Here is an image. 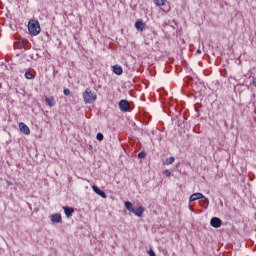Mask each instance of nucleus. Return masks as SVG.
Masks as SVG:
<instances>
[{"label":"nucleus","instance_id":"obj_1","mask_svg":"<svg viewBox=\"0 0 256 256\" xmlns=\"http://www.w3.org/2000/svg\"><path fill=\"white\" fill-rule=\"evenodd\" d=\"M83 99L85 103L91 104L97 101V94L91 90V88H87L83 92Z\"/></svg>","mask_w":256,"mask_h":256},{"label":"nucleus","instance_id":"obj_2","mask_svg":"<svg viewBox=\"0 0 256 256\" xmlns=\"http://www.w3.org/2000/svg\"><path fill=\"white\" fill-rule=\"evenodd\" d=\"M28 31L31 35H39L41 33V26L39 25V21L30 20L28 23Z\"/></svg>","mask_w":256,"mask_h":256},{"label":"nucleus","instance_id":"obj_3","mask_svg":"<svg viewBox=\"0 0 256 256\" xmlns=\"http://www.w3.org/2000/svg\"><path fill=\"white\" fill-rule=\"evenodd\" d=\"M14 49H29V41L22 39L14 43Z\"/></svg>","mask_w":256,"mask_h":256},{"label":"nucleus","instance_id":"obj_4","mask_svg":"<svg viewBox=\"0 0 256 256\" xmlns=\"http://www.w3.org/2000/svg\"><path fill=\"white\" fill-rule=\"evenodd\" d=\"M211 227H214V229H219L221 225H223V221L219 217H213L210 220Z\"/></svg>","mask_w":256,"mask_h":256},{"label":"nucleus","instance_id":"obj_5","mask_svg":"<svg viewBox=\"0 0 256 256\" xmlns=\"http://www.w3.org/2000/svg\"><path fill=\"white\" fill-rule=\"evenodd\" d=\"M119 109L120 111H122L123 113H127V111H129L130 106H129V101L127 100H121L119 102Z\"/></svg>","mask_w":256,"mask_h":256},{"label":"nucleus","instance_id":"obj_6","mask_svg":"<svg viewBox=\"0 0 256 256\" xmlns=\"http://www.w3.org/2000/svg\"><path fill=\"white\" fill-rule=\"evenodd\" d=\"M199 199H205V195H203V193L196 192L190 196L189 201L190 203H193V201H199Z\"/></svg>","mask_w":256,"mask_h":256},{"label":"nucleus","instance_id":"obj_7","mask_svg":"<svg viewBox=\"0 0 256 256\" xmlns=\"http://www.w3.org/2000/svg\"><path fill=\"white\" fill-rule=\"evenodd\" d=\"M19 129L21 133H23L24 135H31V130L29 129V126L26 125L25 123L21 122L19 124Z\"/></svg>","mask_w":256,"mask_h":256},{"label":"nucleus","instance_id":"obj_8","mask_svg":"<svg viewBox=\"0 0 256 256\" xmlns=\"http://www.w3.org/2000/svg\"><path fill=\"white\" fill-rule=\"evenodd\" d=\"M92 189L94 191V193H96L97 195H99L100 197H102V199H107V194L105 193V191L99 189V187L93 185Z\"/></svg>","mask_w":256,"mask_h":256},{"label":"nucleus","instance_id":"obj_9","mask_svg":"<svg viewBox=\"0 0 256 256\" xmlns=\"http://www.w3.org/2000/svg\"><path fill=\"white\" fill-rule=\"evenodd\" d=\"M136 217H143V213H145V208L143 206H139L138 208H134L132 212Z\"/></svg>","mask_w":256,"mask_h":256},{"label":"nucleus","instance_id":"obj_10","mask_svg":"<svg viewBox=\"0 0 256 256\" xmlns=\"http://www.w3.org/2000/svg\"><path fill=\"white\" fill-rule=\"evenodd\" d=\"M52 223H63V218L61 217V214L56 213L51 216Z\"/></svg>","mask_w":256,"mask_h":256},{"label":"nucleus","instance_id":"obj_11","mask_svg":"<svg viewBox=\"0 0 256 256\" xmlns=\"http://www.w3.org/2000/svg\"><path fill=\"white\" fill-rule=\"evenodd\" d=\"M112 71L115 75H123V67L119 64H116L112 67Z\"/></svg>","mask_w":256,"mask_h":256},{"label":"nucleus","instance_id":"obj_12","mask_svg":"<svg viewBox=\"0 0 256 256\" xmlns=\"http://www.w3.org/2000/svg\"><path fill=\"white\" fill-rule=\"evenodd\" d=\"M64 213L66 217H73V213H75V209L73 207H63Z\"/></svg>","mask_w":256,"mask_h":256},{"label":"nucleus","instance_id":"obj_13","mask_svg":"<svg viewBox=\"0 0 256 256\" xmlns=\"http://www.w3.org/2000/svg\"><path fill=\"white\" fill-rule=\"evenodd\" d=\"M135 28L137 29V31H145V24L142 20H138L135 22Z\"/></svg>","mask_w":256,"mask_h":256},{"label":"nucleus","instance_id":"obj_14","mask_svg":"<svg viewBox=\"0 0 256 256\" xmlns=\"http://www.w3.org/2000/svg\"><path fill=\"white\" fill-rule=\"evenodd\" d=\"M45 101H46V104L48 105V107H54V105H55V98H53V97H46Z\"/></svg>","mask_w":256,"mask_h":256},{"label":"nucleus","instance_id":"obj_15","mask_svg":"<svg viewBox=\"0 0 256 256\" xmlns=\"http://www.w3.org/2000/svg\"><path fill=\"white\" fill-rule=\"evenodd\" d=\"M124 205H125V207H126V209H127V211H129L130 213H132V211H133V203H131V202H129V201H126L125 203H124Z\"/></svg>","mask_w":256,"mask_h":256},{"label":"nucleus","instance_id":"obj_16","mask_svg":"<svg viewBox=\"0 0 256 256\" xmlns=\"http://www.w3.org/2000/svg\"><path fill=\"white\" fill-rule=\"evenodd\" d=\"M165 3H167V0H154V5H156L157 7H163Z\"/></svg>","mask_w":256,"mask_h":256},{"label":"nucleus","instance_id":"obj_17","mask_svg":"<svg viewBox=\"0 0 256 256\" xmlns=\"http://www.w3.org/2000/svg\"><path fill=\"white\" fill-rule=\"evenodd\" d=\"M174 162H175V157L167 158L165 161L166 165H172V163Z\"/></svg>","mask_w":256,"mask_h":256},{"label":"nucleus","instance_id":"obj_18","mask_svg":"<svg viewBox=\"0 0 256 256\" xmlns=\"http://www.w3.org/2000/svg\"><path fill=\"white\" fill-rule=\"evenodd\" d=\"M145 157H147V153L145 151H141L138 154V159H145Z\"/></svg>","mask_w":256,"mask_h":256},{"label":"nucleus","instance_id":"obj_19","mask_svg":"<svg viewBox=\"0 0 256 256\" xmlns=\"http://www.w3.org/2000/svg\"><path fill=\"white\" fill-rule=\"evenodd\" d=\"M25 77L26 79H35V76H33V74H31L29 71L25 72Z\"/></svg>","mask_w":256,"mask_h":256},{"label":"nucleus","instance_id":"obj_20","mask_svg":"<svg viewBox=\"0 0 256 256\" xmlns=\"http://www.w3.org/2000/svg\"><path fill=\"white\" fill-rule=\"evenodd\" d=\"M96 139H97V141H103V139H104L103 133H98L96 135Z\"/></svg>","mask_w":256,"mask_h":256},{"label":"nucleus","instance_id":"obj_21","mask_svg":"<svg viewBox=\"0 0 256 256\" xmlns=\"http://www.w3.org/2000/svg\"><path fill=\"white\" fill-rule=\"evenodd\" d=\"M64 95L66 97H69V95H71V90H69L68 88H65L64 91H63Z\"/></svg>","mask_w":256,"mask_h":256},{"label":"nucleus","instance_id":"obj_22","mask_svg":"<svg viewBox=\"0 0 256 256\" xmlns=\"http://www.w3.org/2000/svg\"><path fill=\"white\" fill-rule=\"evenodd\" d=\"M204 205H206L205 209H207L209 207V198H207L205 196H204Z\"/></svg>","mask_w":256,"mask_h":256},{"label":"nucleus","instance_id":"obj_23","mask_svg":"<svg viewBox=\"0 0 256 256\" xmlns=\"http://www.w3.org/2000/svg\"><path fill=\"white\" fill-rule=\"evenodd\" d=\"M163 175H165L166 177H171V171H169V170H164V171H163Z\"/></svg>","mask_w":256,"mask_h":256},{"label":"nucleus","instance_id":"obj_24","mask_svg":"<svg viewBox=\"0 0 256 256\" xmlns=\"http://www.w3.org/2000/svg\"><path fill=\"white\" fill-rule=\"evenodd\" d=\"M148 255L149 256H157V255H155V251H153V249L148 250Z\"/></svg>","mask_w":256,"mask_h":256},{"label":"nucleus","instance_id":"obj_25","mask_svg":"<svg viewBox=\"0 0 256 256\" xmlns=\"http://www.w3.org/2000/svg\"><path fill=\"white\" fill-rule=\"evenodd\" d=\"M196 53H197L198 55H201V49H198V50L196 51Z\"/></svg>","mask_w":256,"mask_h":256},{"label":"nucleus","instance_id":"obj_26","mask_svg":"<svg viewBox=\"0 0 256 256\" xmlns=\"http://www.w3.org/2000/svg\"><path fill=\"white\" fill-rule=\"evenodd\" d=\"M253 85L256 87V78L253 80Z\"/></svg>","mask_w":256,"mask_h":256},{"label":"nucleus","instance_id":"obj_27","mask_svg":"<svg viewBox=\"0 0 256 256\" xmlns=\"http://www.w3.org/2000/svg\"><path fill=\"white\" fill-rule=\"evenodd\" d=\"M189 209H190V211H195V210L193 209V206H189Z\"/></svg>","mask_w":256,"mask_h":256},{"label":"nucleus","instance_id":"obj_28","mask_svg":"<svg viewBox=\"0 0 256 256\" xmlns=\"http://www.w3.org/2000/svg\"><path fill=\"white\" fill-rule=\"evenodd\" d=\"M7 185H13V182L7 181Z\"/></svg>","mask_w":256,"mask_h":256},{"label":"nucleus","instance_id":"obj_29","mask_svg":"<svg viewBox=\"0 0 256 256\" xmlns=\"http://www.w3.org/2000/svg\"><path fill=\"white\" fill-rule=\"evenodd\" d=\"M0 89H1V84H0Z\"/></svg>","mask_w":256,"mask_h":256}]
</instances>
